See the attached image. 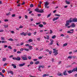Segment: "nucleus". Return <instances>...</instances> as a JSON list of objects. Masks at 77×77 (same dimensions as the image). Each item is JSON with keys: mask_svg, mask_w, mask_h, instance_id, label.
Listing matches in <instances>:
<instances>
[{"mask_svg": "<svg viewBox=\"0 0 77 77\" xmlns=\"http://www.w3.org/2000/svg\"><path fill=\"white\" fill-rule=\"evenodd\" d=\"M72 18H70V19H69V20L66 21V23L65 24L66 26H69V23H72V22H75V23H76V22H77V19H73L72 20Z\"/></svg>", "mask_w": 77, "mask_h": 77, "instance_id": "1", "label": "nucleus"}, {"mask_svg": "<svg viewBox=\"0 0 77 77\" xmlns=\"http://www.w3.org/2000/svg\"><path fill=\"white\" fill-rule=\"evenodd\" d=\"M49 3L48 2H46L45 4V6L46 8H47V9L49 8V7L48 6V5H49Z\"/></svg>", "mask_w": 77, "mask_h": 77, "instance_id": "2", "label": "nucleus"}, {"mask_svg": "<svg viewBox=\"0 0 77 77\" xmlns=\"http://www.w3.org/2000/svg\"><path fill=\"white\" fill-rule=\"evenodd\" d=\"M58 51V50H56L55 51H53V53L54 54V56H56L59 53L57 52ZM55 53V54H54Z\"/></svg>", "mask_w": 77, "mask_h": 77, "instance_id": "3", "label": "nucleus"}, {"mask_svg": "<svg viewBox=\"0 0 77 77\" xmlns=\"http://www.w3.org/2000/svg\"><path fill=\"white\" fill-rule=\"evenodd\" d=\"M22 59L23 60H27V57H24L22 56L21 57Z\"/></svg>", "mask_w": 77, "mask_h": 77, "instance_id": "4", "label": "nucleus"}, {"mask_svg": "<svg viewBox=\"0 0 77 77\" xmlns=\"http://www.w3.org/2000/svg\"><path fill=\"white\" fill-rule=\"evenodd\" d=\"M67 72L68 74H71L73 72H74V70L73 69L72 70H69V71H68Z\"/></svg>", "mask_w": 77, "mask_h": 77, "instance_id": "5", "label": "nucleus"}, {"mask_svg": "<svg viewBox=\"0 0 77 77\" xmlns=\"http://www.w3.org/2000/svg\"><path fill=\"white\" fill-rule=\"evenodd\" d=\"M26 65V63H23V64H20L19 65V66L21 67L23 66H24Z\"/></svg>", "mask_w": 77, "mask_h": 77, "instance_id": "6", "label": "nucleus"}, {"mask_svg": "<svg viewBox=\"0 0 77 77\" xmlns=\"http://www.w3.org/2000/svg\"><path fill=\"white\" fill-rule=\"evenodd\" d=\"M21 35H23L24 36H26L27 35V33H25L24 32H23L22 33H20Z\"/></svg>", "mask_w": 77, "mask_h": 77, "instance_id": "7", "label": "nucleus"}, {"mask_svg": "<svg viewBox=\"0 0 77 77\" xmlns=\"http://www.w3.org/2000/svg\"><path fill=\"white\" fill-rule=\"evenodd\" d=\"M71 26L72 28L75 27V25L74 23H72V25H71Z\"/></svg>", "mask_w": 77, "mask_h": 77, "instance_id": "8", "label": "nucleus"}, {"mask_svg": "<svg viewBox=\"0 0 77 77\" xmlns=\"http://www.w3.org/2000/svg\"><path fill=\"white\" fill-rule=\"evenodd\" d=\"M21 60V58L19 57H16V60H17V61H20Z\"/></svg>", "mask_w": 77, "mask_h": 77, "instance_id": "9", "label": "nucleus"}, {"mask_svg": "<svg viewBox=\"0 0 77 77\" xmlns=\"http://www.w3.org/2000/svg\"><path fill=\"white\" fill-rule=\"evenodd\" d=\"M58 19H59V17L54 18V19H53V21H55V20H58Z\"/></svg>", "mask_w": 77, "mask_h": 77, "instance_id": "10", "label": "nucleus"}, {"mask_svg": "<svg viewBox=\"0 0 77 77\" xmlns=\"http://www.w3.org/2000/svg\"><path fill=\"white\" fill-rule=\"evenodd\" d=\"M39 13H44V10L42 9H41V10L39 11Z\"/></svg>", "mask_w": 77, "mask_h": 77, "instance_id": "11", "label": "nucleus"}, {"mask_svg": "<svg viewBox=\"0 0 77 77\" xmlns=\"http://www.w3.org/2000/svg\"><path fill=\"white\" fill-rule=\"evenodd\" d=\"M63 74L64 75H68V73H66V71L64 72Z\"/></svg>", "mask_w": 77, "mask_h": 77, "instance_id": "12", "label": "nucleus"}, {"mask_svg": "<svg viewBox=\"0 0 77 77\" xmlns=\"http://www.w3.org/2000/svg\"><path fill=\"white\" fill-rule=\"evenodd\" d=\"M35 11V12H39V10L38 8H36L34 10Z\"/></svg>", "mask_w": 77, "mask_h": 77, "instance_id": "13", "label": "nucleus"}, {"mask_svg": "<svg viewBox=\"0 0 77 77\" xmlns=\"http://www.w3.org/2000/svg\"><path fill=\"white\" fill-rule=\"evenodd\" d=\"M11 66H13L14 68H17V66H16L15 64H12Z\"/></svg>", "mask_w": 77, "mask_h": 77, "instance_id": "14", "label": "nucleus"}, {"mask_svg": "<svg viewBox=\"0 0 77 77\" xmlns=\"http://www.w3.org/2000/svg\"><path fill=\"white\" fill-rule=\"evenodd\" d=\"M39 27H41V28H42V27H44V25L42 24H40L38 25Z\"/></svg>", "mask_w": 77, "mask_h": 77, "instance_id": "15", "label": "nucleus"}, {"mask_svg": "<svg viewBox=\"0 0 77 77\" xmlns=\"http://www.w3.org/2000/svg\"><path fill=\"white\" fill-rule=\"evenodd\" d=\"M28 41L29 42H33V40L32 39H30Z\"/></svg>", "mask_w": 77, "mask_h": 77, "instance_id": "16", "label": "nucleus"}, {"mask_svg": "<svg viewBox=\"0 0 77 77\" xmlns=\"http://www.w3.org/2000/svg\"><path fill=\"white\" fill-rule=\"evenodd\" d=\"M23 49L24 50H25V51H29V49L27 48H23Z\"/></svg>", "mask_w": 77, "mask_h": 77, "instance_id": "17", "label": "nucleus"}, {"mask_svg": "<svg viewBox=\"0 0 77 77\" xmlns=\"http://www.w3.org/2000/svg\"><path fill=\"white\" fill-rule=\"evenodd\" d=\"M66 3L67 4V5H69V4H70V2L66 1Z\"/></svg>", "mask_w": 77, "mask_h": 77, "instance_id": "18", "label": "nucleus"}, {"mask_svg": "<svg viewBox=\"0 0 77 77\" xmlns=\"http://www.w3.org/2000/svg\"><path fill=\"white\" fill-rule=\"evenodd\" d=\"M73 69L74 72H75V71H76V72H77V68H74Z\"/></svg>", "mask_w": 77, "mask_h": 77, "instance_id": "19", "label": "nucleus"}, {"mask_svg": "<svg viewBox=\"0 0 77 77\" xmlns=\"http://www.w3.org/2000/svg\"><path fill=\"white\" fill-rule=\"evenodd\" d=\"M39 61H37L35 63V64L36 65H37V64H39Z\"/></svg>", "mask_w": 77, "mask_h": 77, "instance_id": "20", "label": "nucleus"}, {"mask_svg": "<svg viewBox=\"0 0 77 77\" xmlns=\"http://www.w3.org/2000/svg\"><path fill=\"white\" fill-rule=\"evenodd\" d=\"M55 16H57V17H60V15L58 14H55Z\"/></svg>", "mask_w": 77, "mask_h": 77, "instance_id": "21", "label": "nucleus"}, {"mask_svg": "<svg viewBox=\"0 0 77 77\" xmlns=\"http://www.w3.org/2000/svg\"><path fill=\"white\" fill-rule=\"evenodd\" d=\"M6 60V58H3V59L2 60V61L3 62H5Z\"/></svg>", "mask_w": 77, "mask_h": 77, "instance_id": "22", "label": "nucleus"}, {"mask_svg": "<svg viewBox=\"0 0 77 77\" xmlns=\"http://www.w3.org/2000/svg\"><path fill=\"white\" fill-rule=\"evenodd\" d=\"M3 26L5 27V28H8V25H4Z\"/></svg>", "mask_w": 77, "mask_h": 77, "instance_id": "23", "label": "nucleus"}, {"mask_svg": "<svg viewBox=\"0 0 77 77\" xmlns=\"http://www.w3.org/2000/svg\"><path fill=\"white\" fill-rule=\"evenodd\" d=\"M72 56H69L67 57V58H68V59H72Z\"/></svg>", "mask_w": 77, "mask_h": 77, "instance_id": "24", "label": "nucleus"}, {"mask_svg": "<svg viewBox=\"0 0 77 77\" xmlns=\"http://www.w3.org/2000/svg\"><path fill=\"white\" fill-rule=\"evenodd\" d=\"M73 31H72V32H71V31H67V33H73Z\"/></svg>", "mask_w": 77, "mask_h": 77, "instance_id": "25", "label": "nucleus"}, {"mask_svg": "<svg viewBox=\"0 0 77 77\" xmlns=\"http://www.w3.org/2000/svg\"><path fill=\"white\" fill-rule=\"evenodd\" d=\"M8 41H14V40L13 39H12V38H10V39H8Z\"/></svg>", "mask_w": 77, "mask_h": 77, "instance_id": "26", "label": "nucleus"}, {"mask_svg": "<svg viewBox=\"0 0 77 77\" xmlns=\"http://www.w3.org/2000/svg\"><path fill=\"white\" fill-rule=\"evenodd\" d=\"M68 45V43H66L63 44V46L64 47H65V46H66V45Z\"/></svg>", "mask_w": 77, "mask_h": 77, "instance_id": "27", "label": "nucleus"}, {"mask_svg": "<svg viewBox=\"0 0 77 77\" xmlns=\"http://www.w3.org/2000/svg\"><path fill=\"white\" fill-rule=\"evenodd\" d=\"M8 48H9V49H11V50L12 49V48L11 47V46H9Z\"/></svg>", "mask_w": 77, "mask_h": 77, "instance_id": "28", "label": "nucleus"}, {"mask_svg": "<svg viewBox=\"0 0 77 77\" xmlns=\"http://www.w3.org/2000/svg\"><path fill=\"white\" fill-rule=\"evenodd\" d=\"M2 43H6V42H7V41H2Z\"/></svg>", "mask_w": 77, "mask_h": 77, "instance_id": "29", "label": "nucleus"}, {"mask_svg": "<svg viewBox=\"0 0 77 77\" xmlns=\"http://www.w3.org/2000/svg\"><path fill=\"white\" fill-rule=\"evenodd\" d=\"M46 37H47L46 38V39L48 40L50 39V38H49V36L46 35Z\"/></svg>", "mask_w": 77, "mask_h": 77, "instance_id": "30", "label": "nucleus"}, {"mask_svg": "<svg viewBox=\"0 0 77 77\" xmlns=\"http://www.w3.org/2000/svg\"><path fill=\"white\" fill-rule=\"evenodd\" d=\"M48 75H47L46 74H44L43 75V77H45V76H47Z\"/></svg>", "mask_w": 77, "mask_h": 77, "instance_id": "31", "label": "nucleus"}, {"mask_svg": "<svg viewBox=\"0 0 77 77\" xmlns=\"http://www.w3.org/2000/svg\"><path fill=\"white\" fill-rule=\"evenodd\" d=\"M56 38L55 35H53L52 37V39H54V38Z\"/></svg>", "mask_w": 77, "mask_h": 77, "instance_id": "32", "label": "nucleus"}, {"mask_svg": "<svg viewBox=\"0 0 77 77\" xmlns=\"http://www.w3.org/2000/svg\"><path fill=\"white\" fill-rule=\"evenodd\" d=\"M29 49H30V50H32V46H29Z\"/></svg>", "mask_w": 77, "mask_h": 77, "instance_id": "33", "label": "nucleus"}, {"mask_svg": "<svg viewBox=\"0 0 77 77\" xmlns=\"http://www.w3.org/2000/svg\"><path fill=\"white\" fill-rule=\"evenodd\" d=\"M10 73H11V74L12 75H13V74H14V73H13V72H12V71H10Z\"/></svg>", "mask_w": 77, "mask_h": 77, "instance_id": "34", "label": "nucleus"}, {"mask_svg": "<svg viewBox=\"0 0 77 77\" xmlns=\"http://www.w3.org/2000/svg\"><path fill=\"white\" fill-rule=\"evenodd\" d=\"M1 38L2 40H3V41H5V38H4L3 37H1Z\"/></svg>", "mask_w": 77, "mask_h": 77, "instance_id": "35", "label": "nucleus"}, {"mask_svg": "<svg viewBox=\"0 0 77 77\" xmlns=\"http://www.w3.org/2000/svg\"><path fill=\"white\" fill-rule=\"evenodd\" d=\"M62 73H60L57 74V75H58L59 76H60V75L61 76H62Z\"/></svg>", "mask_w": 77, "mask_h": 77, "instance_id": "36", "label": "nucleus"}, {"mask_svg": "<svg viewBox=\"0 0 77 77\" xmlns=\"http://www.w3.org/2000/svg\"><path fill=\"white\" fill-rule=\"evenodd\" d=\"M30 7L31 8H32V7H33V4H31L30 5Z\"/></svg>", "mask_w": 77, "mask_h": 77, "instance_id": "37", "label": "nucleus"}, {"mask_svg": "<svg viewBox=\"0 0 77 77\" xmlns=\"http://www.w3.org/2000/svg\"><path fill=\"white\" fill-rule=\"evenodd\" d=\"M51 16V14H49V15H48L47 17V18H48V17H50Z\"/></svg>", "mask_w": 77, "mask_h": 77, "instance_id": "38", "label": "nucleus"}, {"mask_svg": "<svg viewBox=\"0 0 77 77\" xmlns=\"http://www.w3.org/2000/svg\"><path fill=\"white\" fill-rule=\"evenodd\" d=\"M50 32L49 33L50 34H51V33H53V31L51 29L50 30Z\"/></svg>", "mask_w": 77, "mask_h": 77, "instance_id": "39", "label": "nucleus"}, {"mask_svg": "<svg viewBox=\"0 0 77 77\" xmlns=\"http://www.w3.org/2000/svg\"><path fill=\"white\" fill-rule=\"evenodd\" d=\"M25 17L26 19H27V18H28V16H27V15H25Z\"/></svg>", "mask_w": 77, "mask_h": 77, "instance_id": "40", "label": "nucleus"}, {"mask_svg": "<svg viewBox=\"0 0 77 77\" xmlns=\"http://www.w3.org/2000/svg\"><path fill=\"white\" fill-rule=\"evenodd\" d=\"M30 45H29V44H27L25 45V46H26V47H29Z\"/></svg>", "mask_w": 77, "mask_h": 77, "instance_id": "41", "label": "nucleus"}, {"mask_svg": "<svg viewBox=\"0 0 77 77\" xmlns=\"http://www.w3.org/2000/svg\"><path fill=\"white\" fill-rule=\"evenodd\" d=\"M32 35V34L30 33H29L28 34V36H30Z\"/></svg>", "mask_w": 77, "mask_h": 77, "instance_id": "42", "label": "nucleus"}, {"mask_svg": "<svg viewBox=\"0 0 77 77\" xmlns=\"http://www.w3.org/2000/svg\"><path fill=\"white\" fill-rule=\"evenodd\" d=\"M13 60H17V57H14L13 58Z\"/></svg>", "mask_w": 77, "mask_h": 77, "instance_id": "43", "label": "nucleus"}, {"mask_svg": "<svg viewBox=\"0 0 77 77\" xmlns=\"http://www.w3.org/2000/svg\"><path fill=\"white\" fill-rule=\"evenodd\" d=\"M50 45H53V43L51 42L49 44Z\"/></svg>", "mask_w": 77, "mask_h": 77, "instance_id": "44", "label": "nucleus"}, {"mask_svg": "<svg viewBox=\"0 0 77 77\" xmlns=\"http://www.w3.org/2000/svg\"><path fill=\"white\" fill-rule=\"evenodd\" d=\"M2 73H5V69H3L2 71Z\"/></svg>", "mask_w": 77, "mask_h": 77, "instance_id": "45", "label": "nucleus"}, {"mask_svg": "<svg viewBox=\"0 0 77 77\" xmlns=\"http://www.w3.org/2000/svg\"><path fill=\"white\" fill-rule=\"evenodd\" d=\"M41 24V23H36V25H38V24Z\"/></svg>", "mask_w": 77, "mask_h": 77, "instance_id": "46", "label": "nucleus"}, {"mask_svg": "<svg viewBox=\"0 0 77 77\" xmlns=\"http://www.w3.org/2000/svg\"><path fill=\"white\" fill-rule=\"evenodd\" d=\"M38 71H41V68L39 67L38 69Z\"/></svg>", "mask_w": 77, "mask_h": 77, "instance_id": "47", "label": "nucleus"}, {"mask_svg": "<svg viewBox=\"0 0 77 77\" xmlns=\"http://www.w3.org/2000/svg\"><path fill=\"white\" fill-rule=\"evenodd\" d=\"M23 50H24V48H22L20 49V51H23Z\"/></svg>", "mask_w": 77, "mask_h": 77, "instance_id": "48", "label": "nucleus"}, {"mask_svg": "<svg viewBox=\"0 0 77 77\" xmlns=\"http://www.w3.org/2000/svg\"><path fill=\"white\" fill-rule=\"evenodd\" d=\"M42 57H38V59H42Z\"/></svg>", "mask_w": 77, "mask_h": 77, "instance_id": "49", "label": "nucleus"}, {"mask_svg": "<svg viewBox=\"0 0 77 77\" xmlns=\"http://www.w3.org/2000/svg\"><path fill=\"white\" fill-rule=\"evenodd\" d=\"M50 41H51V42H52L53 43V42H54V41H53V40H52V39H51Z\"/></svg>", "mask_w": 77, "mask_h": 77, "instance_id": "50", "label": "nucleus"}, {"mask_svg": "<svg viewBox=\"0 0 77 77\" xmlns=\"http://www.w3.org/2000/svg\"><path fill=\"white\" fill-rule=\"evenodd\" d=\"M11 17H15V14H13L11 15Z\"/></svg>", "mask_w": 77, "mask_h": 77, "instance_id": "51", "label": "nucleus"}, {"mask_svg": "<svg viewBox=\"0 0 77 77\" xmlns=\"http://www.w3.org/2000/svg\"><path fill=\"white\" fill-rule=\"evenodd\" d=\"M30 63L31 65H33V62H30Z\"/></svg>", "mask_w": 77, "mask_h": 77, "instance_id": "52", "label": "nucleus"}, {"mask_svg": "<svg viewBox=\"0 0 77 77\" xmlns=\"http://www.w3.org/2000/svg\"><path fill=\"white\" fill-rule=\"evenodd\" d=\"M8 20L7 19H5L4 20V21L5 22H7V21H8Z\"/></svg>", "mask_w": 77, "mask_h": 77, "instance_id": "53", "label": "nucleus"}, {"mask_svg": "<svg viewBox=\"0 0 77 77\" xmlns=\"http://www.w3.org/2000/svg\"><path fill=\"white\" fill-rule=\"evenodd\" d=\"M21 52L20 51H18L17 52V53L18 54H20V53H21Z\"/></svg>", "mask_w": 77, "mask_h": 77, "instance_id": "54", "label": "nucleus"}, {"mask_svg": "<svg viewBox=\"0 0 77 77\" xmlns=\"http://www.w3.org/2000/svg\"><path fill=\"white\" fill-rule=\"evenodd\" d=\"M39 67H40V68H43L44 67V66H39Z\"/></svg>", "mask_w": 77, "mask_h": 77, "instance_id": "55", "label": "nucleus"}, {"mask_svg": "<svg viewBox=\"0 0 77 77\" xmlns=\"http://www.w3.org/2000/svg\"><path fill=\"white\" fill-rule=\"evenodd\" d=\"M38 17H41V14H38Z\"/></svg>", "mask_w": 77, "mask_h": 77, "instance_id": "56", "label": "nucleus"}, {"mask_svg": "<svg viewBox=\"0 0 77 77\" xmlns=\"http://www.w3.org/2000/svg\"><path fill=\"white\" fill-rule=\"evenodd\" d=\"M51 53H52V51H50L49 52V54H51Z\"/></svg>", "mask_w": 77, "mask_h": 77, "instance_id": "57", "label": "nucleus"}, {"mask_svg": "<svg viewBox=\"0 0 77 77\" xmlns=\"http://www.w3.org/2000/svg\"><path fill=\"white\" fill-rule=\"evenodd\" d=\"M14 52H16L17 51V50H16L15 49H14Z\"/></svg>", "mask_w": 77, "mask_h": 77, "instance_id": "58", "label": "nucleus"}, {"mask_svg": "<svg viewBox=\"0 0 77 77\" xmlns=\"http://www.w3.org/2000/svg\"><path fill=\"white\" fill-rule=\"evenodd\" d=\"M69 54H72V52H69Z\"/></svg>", "mask_w": 77, "mask_h": 77, "instance_id": "59", "label": "nucleus"}, {"mask_svg": "<svg viewBox=\"0 0 77 77\" xmlns=\"http://www.w3.org/2000/svg\"><path fill=\"white\" fill-rule=\"evenodd\" d=\"M28 59L30 60V59H31V57L29 56L28 57Z\"/></svg>", "mask_w": 77, "mask_h": 77, "instance_id": "60", "label": "nucleus"}, {"mask_svg": "<svg viewBox=\"0 0 77 77\" xmlns=\"http://www.w3.org/2000/svg\"><path fill=\"white\" fill-rule=\"evenodd\" d=\"M13 57V55H11V56H10L9 57V58H11V57Z\"/></svg>", "mask_w": 77, "mask_h": 77, "instance_id": "61", "label": "nucleus"}, {"mask_svg": "<svg viewBox=\"0 0 77 77\" xmlns=\"http://www.w3.org/2000/svg\"><path fill=\"white\" fill-rule=\"evenodd\" d=\"M8 47V45H4V48H6Z\"/></svg>", "mask_w": 77, "mask_h": 77, "instance_id": "62", "label": "nucleus"}, {"mask_svg": "<svg viewBox=\"0 0 77 77\" xmlns=\"http://www.w3.org/2000/svg\"><path fill=\"white\" fill-rule=\"evenodd\" d=\"M54 59L53 58H52V62H54Z\"/></svg>", "mask_w": 77, "mask_h": 77, "instance_id": "63", "label": "nucleus"}, {"mask_svg": "<svg viewBox=\"0 0 77 77\" xmlns=\"http://www.w3.org/2000/svg\"><path fill=\"white\" fill-rule=\"evenodd\" d=\"M34 35H36V32H35L34 33Z\"/></svg>", "mask_w": 77, "mask_h": 77, "instance_id": "64", "label": "nucleus"}]
</instances>
